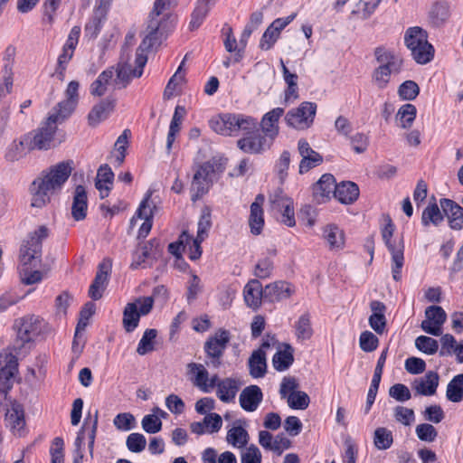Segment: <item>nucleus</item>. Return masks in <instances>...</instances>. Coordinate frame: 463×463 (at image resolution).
<instances>
[{"instance_id": "obj_1", "label": "nucleus", "mask_w": 463, "mask_h": 463, "mask_svg": "<svg viewBox=\"0 0 463 463\" xmlns=\"http://www.w3.org/2000/svg\"><path fill=\"white\" fill-rule=\"evenodd\" d=\"M71 160L62 161L50 166L32 182L29 187L31 206L43 209L51 203L52 196L59 193L72 171Z\"/></svg>"}, {"instance_id": "obj_2", "label": "nucleus", "mask_w": 463, "mask_h": 463, "mask_svg": "<svg viewBox=\"0 0 463 463\" xmlns=\"http://www.w3.org/2000/svg\"><path fill=\"white\" fill-rule=\"evenodd\" d=\"M225 165L226 159L214 156L194 166L191 184L192 201H197L209 192L213 182L224 172Z\"/></svg>"}, {"instance_id": "obj_3", "label": "nucleus", "mask_w": 463, "mask_h": 463, "mask_svg": "<svg viewBox=\"0 0 463 463\" xmlns=\"http://www.w3.org/2000/svg\"><path fill=\"white\" fill-rule=\"evenodd\" d=\"M374 57L379 65L373 71V81L379 89H384L390 82L391 76L402 71L403 61L392 51L382 46L375 48Z\"/></svg>"}, {"instance_id": "obj_4", "label": "nucleus", "mask_w": 463, "mask_h": 463, "mask_svg": "<svg viewBox=\"0 0 463 463\" xmlns=\"http://www.w3.org/2000/svg\"><path fill=\"white\" fill-rule=\"evenodd\" d=\"M49 236V230L42 225L28 235L20 249L18 268H36L42 261L43 241Z\"/></svg>"}, {"instance_id": "obj_5", "label": "nucleus", "mask_w": 463, "mask_h": 463, "mask_svg": "<svg viewBox=\"0 0 463 463\" xmlns=\"http://www.w3.org/2000/svg\"><path fill=\"white\" fill-rule=\"evenodd\" d=\"M386 223L381 230L383 241L392 255V275L395 281L402 279V269L404 264V242L402 237L392 240L395 226L389 215L385 217Z\"/></svg>"}, {"instance_id": "obj_6", "label": "nucleus", "mask_w": 463, "mask_h": 463, "mask_svg": "<svg viewBox=\"0 0 463 463\" xmlns=\"http://www.w3.org/2000/svg\"><path fill=\"white\" fill-rule=\"evenodd\" d=\"M165 21L158 23L152 17L147 29L149 30L148 34L142 40L140 45L137 49L135 63L138 66L134 71V75L141 77L143 74V69L147 61L146 52L161 44L162 36L165 31Z\"/></svg>"}, {"instance_id": "obj_7", "label": "nucleus", "mask_w": 463, "mask_h": 463, "mask_svg": "<svg viewBox=\"0 0 463 463\" xmlns=\"http://www.w3.org/2000/svg\"><path fill=\"white\" fill-rule=\"evenodd\" d=\"M56 130L57 126L46 118L36 130L24 135V141H27L28 150H49L55 146L54 135Z\"/></svg>"}, {"instance_id": "obj_8", "label": "nucleus", "mask_w": 463, "mask_h": 463, "mask_svg": "<svg viewBox=\"0 0 463 463\" xmlns=\"http://www.w3.org/2000/svg\"><path fill=\"white\" fill-rule=\"evenodd\" d=\"M152 297L137 298L135 302L128 303L123 311V326L128 333L133 332L138 326L141 316L150 313L153 308Z\"/></svg>"}, {"instance_id": "obj_9", "label": "nucleus", "mask_w": 463, "mask_h": 463, "mask_svg": "<svg viewBox=\"0 0 463 463\" xmlns=\"http://www.w3.org/2000/svg\"><path fill=\"white\" fill-rule=\"evenodd\" d=\"M230 332L225 329H219L213 335L208 337L203 345L206 357L209 359L207 364L219 368L222 364V357L230 342Z\"/></svg>"}, {"instance_id": "obj_10", "label": "nucleus", "mask_w": 463, "mask_h": 463, "mask_svg": "<svg viewBox=\"0 0 463 463\" xmlns=\"http://www.w3.org/2000/svg\"><path fill=\"white\" fill-rule=\"evenodd\" d=\"M317 113V104L304 101L297 109L288 111L285 121L288 127L303 130L308 128L314 122Z\"/></svg>"}, {"instance_id": "obj_11", "label": "nucleus", "mask_w": 463, "mask_h": 463, "mask_svg": "<svg viewBox=\"0 0 463 463\" xmlns=\"http://www.w3.org/2000/svg\"><path fill=\"white\" fill-rule=\"evenodd\" d=\"M404 42L407 48L411 51L412 58L417 63L426 64L429 62V56L427 57L426 54H430V52H425L424 54L416 52V48L422 44L423 49L426 48L430 50V43L428 42L426 31L418 26L411 27L405 33Z\"/></svg>"}, {"instance_id": "obj_12", "label": "nucleus", "mask_w": 463, "mask_h": 463, "mask_svg": "<svg viewBox=\"0 0 463 463\" xmlns=\"http://www.w3.org/2000/svg\"><path fill=\"white\" fill-rule=\"evenodd\" d=\"M151 196L152 191L148 190L146 194L145 198L142 200L138 209L137 210L136 214L130 221L131 225H134L136 218L144 219V222L142 223L138 230V239L146 238L152 228V219L154 215V211L156 209V206L154 201L151 199Z\"/></svg>"}, {"instance_id": "obj_13", "label": "nucleus", "mask_w": 463, "mask_h": 463, "mask_svg": "<svg viewBox=\"0 0 463 463\" xmlns=\"http://www.w3.org/2000/svg\"><path fill=\"white\" fill-rule=\"evenodd\" d=\"M272 143L273 140H270L266 134L256 130L239 139L237 146L244 153L260 154L266 149H269Z\"/></svg>"}, {"instance_id": "obj_14", "label": "nucleus", "mask_w": 463, "mask_h": 463, "mask_svg": "<svg viewBox=\"0 0 463 463\" xmlns=\"http://www.w3.org/2000/svg\"><path fill=\"white\" fill-rule=\"evenodd\" d=\"M40 324L39 317L35 316H27L15 320L14 328L22 345L33 341L40 334Z\"/></svg>"}, {"instance_id": "obj_15", "label": "nucleus", "mask_w": 463, "mask_h": 463, "mask_svg": "<svg viewBox=\"0 0 463 463\" xmlns=\"http://www.w3.org/2000/svg\"><path fill=\"white\" fill-rule=\"evenodd\" d=\"M298 150L302 159L299 163V173L304 174L310 169L319 165L323 162V156L312 149L306 139H299L298 143Z\"/></svg>"}, {"instance_id": "obj_16", "label": "nucleus", "mask_w": 463, "mask_h": 463, "mask_svg": "<svg viewBox=\"0 0 463 463\" xmlns=\"http://www.w3.org/2000/svg\"><path fill=\"white\" fill-rule=\"evenodd\" d=\"M0 387L8 386L12 388L11 380L18 372V363L16 357L6 351L0 353Z\"/></svg>"}, {"instance_id": "obj_17", "label": "nucleus", "mask_w": 463, "mask_h": 463, "mask_svg": "<svg viewBox=\"0 0 463 463\" xmlns=\"http://www.w3.org/2000/svg\"><path fill=\"white\" fill-rule=\"evenodd\" d=\"M295 293L293 286L287 281H275L264 288V299L269 302H279L289 298Z\"/></svg>"}, {"instance_id": "obj_18", "label": "nucleus", "mask_w": 463, "mask_h": 463, "mask_svg": "<svg viewBox=\"0 0 463 463\" xmlns=\"http://www.w3.org/2000/svg\"><path fill=\"white\" fill-rule=\"evenodd\" d=\"M116 107V99L108 97L101 99L98 104L94 105L88 115L89 125L96 127L101 121L107 119L114 111Z\"/></svg>"}, {"instance_id": "obj_19", "label": "nucleus", "mask_w": 463, "mask_h": 463, "mask_svg": "<svg viewBox=\"0 0 463 463\" xmlns=\"http://www.w3.org/2000/svg\"><path fill=\"white\" fill-rule=\"evenodd\" d=\"M439 205L448 217L449 227L456 231L461 230L463 228V208L448 198L440 199Z\"/></svg>"}, {"instance_id": "obj_20", "label": "nucleus", "mask_w": 463, "mask_h": 463, "mask_svg": "<svg viewBox=\"0 0 463 463\" xmlns=\"http://www.w3.org/2000/svg\"><path fill=\"white\" fill-rule=\"evenodd\" d=\"M5 424L14 434L21 435L25 426L24 410L21 403L14 402L11 403L10 409L5 411Z\"/></svg>"}, {"instance_id": "obj_21", "label": "nucleus", "mask_w": 463, "mask_h": 463, "mask_svg": "<svg viewBox=\"0 0 463 463\" xmlns=\"http://www.w3.org/2000/svg\"><path fill=\"white\" fill-rule=\"evenodd\" d=\"M263 400V393L258 385L245 387L239 397L241 407L249 412L255 411Z\"/></svg>"}, {"instance_id": "obj_22", "label": "nucleus", "mask_w": 463, "mask_h": 463, "mask_svg": "<svg viewBox=\"0 0 463 463\" xmlns=\"http://www.w3.org/2000/svg\"><path fill=\"white\" fill-rule=\"evenodd\" d=\"M244 301L250 308L259 309L264 298V288L257 279H252L245 285L243 288Z\"/></svg>"}, {"instance_id": "obj_23", "label": "nucleus", "mask_w": 463, "mask_h": 463, "mask_svg": "<svg viewBox=\"0 0 463 463\" xmlns=\"http://www.w3.org/2000/svg\"><path fill=\"white\" fill-rule=\"evenodd\" d=\"M264 200V195L260 194L250 204L249 225L250 232L254 235L260 234L264 226V212L262 209Z\"/></svg>"}, {"instance_id": "obj_24", "label": "nucleus", "mask_w": 463, "mask_h": 463, "mask_svg": "<svg viewBox=\"0 0 463 463\" xmlns=\"http://www.w3.org/2000/svg\"><path fill=\"white\" fill-rule=\"evenodd\" d=\"M284 112V109L275 108L262 117L260 122L262 132L266 134L270 140L274 141L279 135V120L283 116Z\"/></svg>"}, {"instance_id": "obj_25", "label": "nucleus", "mask_w": 463, "mask_h": 463, "mask_svg": "<svg viewBox=\"0 0 463 463\" xmlns=\"http://www.w3.org/2000/svg\"><path fill=\"white\" fill-rule=\"evenodd\" d=\"M88 210V196L85 187L79 184L75 187L73 193V201L71 205V216L79 222L82 221L87 216Z\"/></svg>"}, {"instance_id": "obj_26", "label": "nucleus", "mask_w": 463, "mask_h": 463, "mask_svg": "<svg viewBox=\"0 0 463 463\" xmlns=\"http://www.w3.org/2000/svg\"><path fill=\"white\" fill-rule=\"evenodd\" d=\"M245 420H237L233 426L228 430L226 435V441L234 448H245L249 442L250 435L245 429Z\"/></svg>"}, {"instance_id": "obj_27", "label": "nucleus", "mask_w": 463, "mask_h": 463, "mask_svg": "<svg viewBox=\"0 0 463 463\" xmlns=\"http://www.w3.org/2000/svg\"><path fill=\"white\" fill-rule=\"evenodd\" d=\"M439 376L437 372L429 371L423 377L415 380L413 388L417 394L434 395L439 386Z\"/></svg>"}, {"instance_id": "obj_28", "label": "nucleus", "mask_w": 463, "mask_h": 463, "mask_svg": "<svg viewBox=\"0 0 463 463\" xmlns=\"http://www.w3.org/2000/svg\"><path fill=\"white\" fill-rule=\"evenodd\" d=\"M109 271V267L105 263L99 265V269L89 288V297L93 300H99L102 298L108 284Z\"/></svg>"}, {"instance_id": "obj_29", "label": "nucleus", "mask_w": 463, "mask_h": 463, "mask_svg": "<svg viewBox=\"0 0 463 463\" xmlns=\"http://www.w3.org/2000/svg\"><path fill=\"white\" fill-rule=\"evenodd\" d=\"M114 181V173L109 165L105 164L99 166L97 172L95 187L99 192L101 199L108 197Z\"/></svg>"}, {"instance_id": "obj_30", "label": "nucleus", "mask_w": 463, "mask_h": 463, "mask_svg": "<svg viewBox=\"0 0 463 463\" xmlns=\"http://www.w3.org/2000/svg\"><path fill=\"white\" fill-rule=\"evenodd\" d=\"M241 385L242 382L237 378H224L218 384L216 395L222 402H230L234 400Z\"/></svg>"}, {"instance_id": "obj_31", "label": "nucleus", "mask_w": 463, "mask_h": 463, "mask_svg": "<svg viewBox=\"0 0 463 463\" xmlns=\"http://www.w3.org/2000/svg\"><path fill=\"white\" fill-rule=\"evenodd\" d=\"M337 186L335 179L331 174L323 175L320 179L313 186V194L318 203L324 202L330 197Z\"/></svg>"}, {"instance_id": "obj_32", "label": "nucleus", "mask_w": 463, "mask_h": 463, "mask_svg": "<svg viewBox=\"0 0 463 463\" xmlns=\"http://www.w3.org/2000/svg\"><path fill=\"white\" fill-rule=\"evenodd\" d=\"M359 196V187L354 182H342L335 187L334 197L341 203L351 204Z\"/></svg>"}, {"instance_id": "obj_33", "label": "nucleus", "mask_w": 463, "mask_h": 463, "mask_svg": "<svg viewBox=\"0 0 463 463\" xmlns=\"http://www.w3.org/2000/svg\"><path fill=\"white\" fill-rule=\"evenodd\" d=\"M250 374L253 378H261L266 373V354L262 349H258L252 352L249 358Z\"/></svg>"}, {"instance_id": "obj_34", "label": "nucleus", "mask_w": 463, "mask_h": 463, "mask_svg": "<svg viewBox=\"0 0 463 463\" xmlns=\"http://www.w3.org/2000/svg\"><path fill=\"white\" fill-rule=\"evenodd\" d=\"M188 373L194 375L193 383L203 392H209L208 371L202 364L190 363L187 364Z\"/></svg>"}, {"instance_id": "obj_35", "label": "nucleus", "mask_w": 463, "mask_h": 463, "mask_svg": "<svg viewBox=\"0 0 463 463\" xmlns=\"http://www.w3.org/2000/svg\"><path fill=\"white\" fill-rule=\"evenodd\" d=\"M105 15L102 13V10L98 9L94 11L92 16L89 19L84 27V36L89 40H94L99 34L103 24L105 21Z\"/></svg>"}, {"instance_id": "obj_36", "label": "nucleus", "mask_w": 463, "mask_h": 463, "mask_svg": "<svg viewBox=\"0 0 463 463\" xmlns=\"http://www.w3.org/2000/svg\"><path fill=\"white\" fill-rule=\"evenodd\" d=\"M27 151H29L27 148V141H24V136H23L19 140H14L7 146L5 153V159L10 163L17 162L25 157Z\"/></svg>"}, {"instance_id": "obj_37", "label": "nucleus", "mask_w": 463, "mask_h": 463, "mask_svg": "<svg viewBox=\"0 0 463 463\" xmlns=\"http://www.w3.org/2000/svg\"><path fill=\"white\" fill-rule=\"evenodd\" d=\"M416 115V107L413 104L406 103L398 109L395 119L400 128L407 129L412 126Z\"/></svg>"}, {"instance_id": "obj_38", "label": "nucleus", "mask_w": 463, "mask_h": 463, "mask_svg": "<svg viewBox=\"0 0 463 463\" xmlns=\"http://www.w3.org/2000/svg\"><path fill=\"white\" fill-rule=\"evenodd\" d=\"M294 362L293 349L286 344L283 350H279L272 358V364L277 371L283 372L289 368Z\"/></svg>"}, {"instance_id": "obj_39", "label": "nucleus", "mask_w": 463, "mask_h": 463, "mask_svg": "<svg viewBox=\"0 0 463 463\" xmlns=\"http://www.w3.org/2000/svg\"><path fill=\"white\" fill-rule=\"evenodd\" d=\"M76 106L77 104L72 103L71 101L62 100L57 104L53 112L50 113L47 118L57 126L71 115Z\"/></svg>"}, {"instance_id": "obj_40", "label": "nucleus", "mask_w": 463, "mask_h": 463, "mask_svg": "<svg viewBox=\"0 0 463 463\" xmlns=\"http://www.w3.org/2000/svg\"><path fill=\"white\" fill-rule=\"evenodd\" d=\"M274 205L281 213V222L288 227L296 224L293 202L290 198H279L274 201Z\"/></svg>"}, {"instance_id": "obj_41", "label": "nucleus", "mask_w": 463, "mask_h": 463, "mask_svg": "<svg viewBox=\"0 0 463 463\" xmlns=\"http://www.w3.org/2000/svg\"><path fill=\"white\" fill-rule=\"evenodd\" d=\"M449 14V5L448 3L436 2L429 12L430 22L434 26H439L448 20Z\"/></svg>"}, {"instance_id": "obj_42", "label": "nucleus", "mask_w": 463, "mask_h": 463, "mask_svg": "<svg viewBox=\"0 0 463 463\" xmlns=\"http://www.w3.org/2000/svg\"><path fill=\"white\" fill-rule=\"evenodd\" d=\"M323 236L331 250L342 249L345 243L344 232L335 225H327L324 229Z\"/></svg>"}, {"instance_id": "obj_43", "label": "nucleus", "mask_w": 463, "mask_h": 463, "mask_svg": "<svg viewBox=\"0 0 463 463\" xmlns=\"http://www.w3.org/2000/svg\"><path fill=\"white\" fill-rule=\"evenodd\" d=\"M295 334L298 340H308L313 335L311 317L309 313H304L295 324Z\"/></svg>"}, {"instance_id": "obj_44", "label": "nucleus", "mask_w": 463, "mask_h": 463, "mask_svg": "<svg viewBox=\"0 0 463 463\" xmlns=\"http://www.w3.org/2000/svg\"><path fill=\"white\" fill-rule=\"evenodd\" d=\"M446 397L452 402L463 401V373L458 374L449 383Z\"/></svg>"}, {"instance_id": "obj_45", "label": "nucleus", "mask_w": 463, "mask_h": 463, "mask_svg": "<svg viewBox=\"0 0 463 463\" xmlns=\"http://www.w3.org/2000/svg\"><path fill=\"white\" fill-rule=\"evenodd\" d=\"M443 219L444 217L438 204L430 203L422 212L421 223L423 226H429L430 223L438 226L443 222Z\"/></svg>"}, {"instance_id": "obj_46", "label": "nucleus", "mask_w": 463, "mask_h": 463, "mask_svg": "<svg viewBox=\"0 0 463 463\" xmlns=\"http://www.w3.org/2000/svg\"><path fill=\"white\" fill-rule=\"evenodd\" d=\"M157 335V331L156 329H146L137 348V353L140 355H145L147 353L154 351L155 349V339Z\"/></svg>"}, {"instance_id": "obj_47", "label": "nucleus", "mask_w": 463, "mask_h": 463, "mask_svg": "<svg viewBox=\"0 0 463 463\" xmlns=\"http://www.w3.org/2000/svg\"><path fill=\"white\" fill-rule=\"evenodd\" d=\"M155 241H149L143 245L139 246L138 249L133 254V260L130 264V268L137 269L146 262V260L150 257L152 248Z\"/></svg>"}, {"instance_id": "obj_48", "label": "nucleus", "mask_w": 463, "mask_h": 463, "mask_svg": "<svg viewBox=\"0 0 463 463\" xmlns=\"http://www.w3.org/2000/svg\"><path fill=\"white\" fill-rule=\"evenodd\" d=\"M373 442L378 449H389L393 442L392 431L386 428H377L374 430Z\"/></svg>"}, {"instance_id": "obj_49", "label": "nucleus", "mask_w": 463, "mask_h": 463, "mask_svg": "<svg viewBox=\"0 0 463 463\" xmlns=\"http://www.w3.org/2000/svg\"><path fill=\"white\" fill-rule=\"evenodd\" d=\"M310 402L309 396L302 391H296L288 394V404L294 410H305Z\"/></svg>"}, {"instance_id": "obj_50", "label": "nucleus", "mask_w": 463, "mask_h": 463, "mask_svg": "<svg viewBox=\"0 0 463 463\" xmlns=\"http://www.w3.org/2000/svg\"><path fill=\"white\" fill-rule=\"evenodd\" d=\"M190 241L191 235L186 231H184L176 241L171 242L168 245V252L177 259H180L182 257V252L186 250L187 244L190 243Z\"/></svg>"}, {"instance_id": "obj_51", "label": "nucleus", "mask_w": 463, "mask_h": 463, "mask_svg": "<svg viewBox=\"0 0 463 463\" xmlns=\"http://www.w3.org/2000/svg\"><path fill=\"white\" fill-rule=\"evenodd\" d=\"M420 93L418 84L413 80H405L398 90L400 98L403 100H413Z\"/></svg>"}, {"instance_id": "obj_52", "label": "nucleus", "mask_w": 463, "mask_h": 463, "mask_svg": "<svg viewBox=\"0 0 463 463\" xmlns=\"http://www.w3.org/2000/svg\"><path fill=\"white\" fill-rule=\"evenodd\" d=\"M416 347L427 354H434L439 349L438 341L426 335H420L415 340Z\"/></svg>"}, {"instance_id": "obj_53", "label": "nucleus", "mask_w": 463, "mask_h": 463, "mask_svg": "<svg viewBox=\"0 0 463 463\" xmlns=\"http://www.w3.org/2000/svg\"><path fill=\"white\" fill-rule=\"evenodd\" d=\"M426 320L433 322L434 325L441 329L442 325L447 319L444 309L439 306H430L425 310Z\"/></svg>"}, {"instance_id": "obj_54", "label": "nucleus", "mask_w": 463, "mask_h": 463, "mask_svg": "<svg viewBox=\"0 0 463 463\" xmlns=\"http://www.w3.org/2000/svg\"><path fill=\"white\" fill-rule=\"evenodd\" d=\"M210 9V6H207L197 2V5L191 15V21L189 24V27L191 30H195L199 28V26L203 24V20L208 14Z\"/></svg>"}, {"instance_id": "obj_55", "label": "nucleus", "mask_w": 463, "mask_h": 463, "mask_svg": "<svg viewBox=\"0 0 463 463\" xmlns=\"http://www.w3.org/2000/svg\"><path fill=\"white\" fill-rule=\"evenodd\" d=\"M126 445L131 452L139 453L145 449L146 439L141 433H131L127 438Z\"/></svg>"}, {"instance_id": "obj_56", "label": "nucleus", "mask_w": 463, "mask_h": 463, "mask_svg": "<svg viewBox=\"0 0 463 463\" xmlns=\"http://www.w3.org/2000/svg\"><path fill=\"white\" fill-rule=\"evenodd\" d=\"M115 427L122 431H128L135 427V417L130 412L118 413L113 420Z\"/></svg>"}, {"instance_id": "obj_57", "label": "nucleus", "mask_w": 463, "mask_h": 463, "mask_svg": "<svg viewBox=\"0 0 463 463\" xmlns=\"http://www.w3.org/2000/svg\"><path fill=\"white\" fill-rule=\"evenodd\" d=\"M73 54V52L62 48L61 53L58 57L55 73L61 80H64L67 65L72 59Z\"/></svg>"}, {"instance_id": "obj_58", "label": "nucleus", "mask_w": 463, "mask_h": 463, "mask_svg": "<svg viewBox=\"0 0 463 463\" xmlns=\"http://www.w3.org/2000/svg\"><path fill=\"white\" fill-rule=\"evenodd\" d=\"M143 430L149 434H155L161 430L162 421L157 415L147 414L144 416L141 421Z\"/></svg>"}, {"instance_id": "obj_59", "label": "nucleus", "mask_w": 463, "mask_h": 463, "mask_svg": "<svg viewBox=\"0 0 463 463\" xmlns=\"http://www.w3.org/2000/svg\"><path fill=\"white\" fill-rule=\"evenodd\" d=\"M359 344L363 351L370 353L378 347L379 340L372 332L364 331L360 335Z\"/></svg>"}, {"instance_id": "obj_60", "label": "nucleus", "mask_w": 463, "mask_h": 463, "mask_svg": "<svg viewBox=\"0 0 463 463\" xmlns=\"http://www.w3.org/2000/svg\"><path fill=\"white\" fill-rule=\"evenodd\" d=\"M415 431L417 437L422 441L432 442L438 436L436 429L429 423L419 424Z\"/></svg>"}, {"instance_id": "obj_61", "label": "nucleus", "mask_w": 463, "mask_h": 463, "mask_svg": "<svg viewBox=\"0 0 463 463\" xmlns=\"http://www.w3.org/2000/svg\"><path fill=\"white\" fill-rule=\"evenodd\" d=\"M279 32L269 25L260 41V48L264 51L271 49L279 38Z\"/></svg>"}, {"instance_id": "obj_62", "label": "nucleus", "mask_w": 463, "mask_h": 463, "mask_svg": "<svg viewBox=\"0 0 463 463\" xmlns=\"http://www.w3.org/2000/svg\"><path fill=\"white\" fill-rule=\"evenodd\" d=\"M389 395L397 402H406L411 399L410 389L402 383H395L389 389Z\"/></svg>"}, {"instance_id": "obj_63", "label": "nucleus", "mask_w": 463, "mask_h": 463, "mask_svg": "<svg viewBox=\"0 0 463 463\" xmlns=\"http://www.w3.org/2000/svg\"><path fill=\"white\" fill-rule=\"evenodd\" d=\"M202 422L208 433L218 432L222 426V417L215 412L206 414Z\"/></svg>"}, {"instance_id": "obj_64", "label": "nucleus", "mask_w": 463, "mask_h": 463, "mask_svg": "<svg viewBox=\"0 0 463 463\" xmlns=\"http://www.w3.org/2000/svg\"><path fill=\"white\" fill-rule=\"evenodd\" d=\"M261 453L259 448L251 444L241 455V463H261Z\"/></svg>"}]
</instances>
